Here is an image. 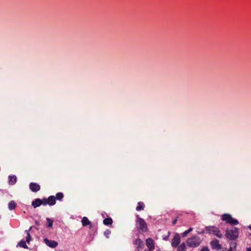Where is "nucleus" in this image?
<instances>
[{
    "instance_id": "f257e3e1",
    "label": "nucleus",
    "mask_w": 251,
    "mask_h": 251,
    "mask_svg": "<svg viewBox=\"0 0 251 251\" xmlns=\"http://www.w3.org/2000/svg\"><path fill=\"white\" fill-rule=\"evenodd\" d=\"M239 230L237 227H232L226 230V237L230 240H235L238 237Z\"/></svg>"
},
{
    "instance_id": "f03ea898",
    "label": "nucleus",
    "mask_w": 251,
    "mask_h": 251,
    "mask_svg": "<svg viewBox=\"0 0 251 251\" xmlns=\"http://www.w3.org/2000/svg\"><path fill=\"white\" fill-rule=\"evenodd\" d=\"M136 218V226L138 231L139 232H146L148 230V228L145 221L141 218L139 215H137Z\"/></svg>"
},
{
    "instance_id": "7ed1b4c3",
    "label": "nucleus",
    "mask_w": 251,
    "mask_h": 251,
    "mask_svg": "<svg viewBox=\"0 0 251 251\" xmlns=\"http://www.w3.org/2000/svg\"><path fill=\"white\" fill-rule=\"evenodd\" d=\"M221 220L231 225H237L239 224L238 221L234 219L229 214H224L221 216Z\"/></svg>"
},
{
    "instance_id": "20e7f679",
    "label": "nucleus",
    "mask_w": 251,
    "mask_h": 251,
    "mask_svg": "<svg viewBox=\"0 0 251 251\" xmlns=\"http://www.w3.org/2000/svg\"><path fill=\"white\" fill-rule=\"evenodd\" d=\"M205 230L209 233H212L219 238L223 237V234L221 233L219 229L214 226H208L205 227Z\"/></svg>"
},
{
    "instance_id": "39448f33",
    "label": "nucleus",
    "mask_w": 251,
    "mask_h": 251,
    "mask_svg": "<svg viewBox=\"0 0 251 251\" xmlns=\"http://www.w3.org/2000/svg\"><path fill=\"white\" fill-rule=\"evenodd\" d=\"M202 240L198 236H193L189 238V247L196 248L198 247L201 243Z\"/></svg>"
},
{
    "instance_id": "423d86ee",
    "label": "nucleus",
    "mask_w": 251,
    "mask_h": 251,
    "mask_svg": "<svg viewBox=\"0 0 251 251\" xmlns=\"http://www.w3.org/2000/svg\"><path fill=\"white\" fill-rule=\"evenodd\" d=\"M210 246L213 250H219L222 249V246L219 243V241L214 239L210 242Z\"/></svg>"
},
{
    "instance_id": "0eeeda50",
    "label": "nucleus",
    "mask_w": 251,
    "mask_h": 251,
    "mask_svg": "<svg viewBox=\"0 0 251 251\" xmlns=\"http://www.w3.org/2000/svg\"><path fill=\"white\" fill-rule=\"evenodd\" d=\"M180 241V236L178 233H176L172 240L171 245L173 247H176Z\"/></svg>"
},
{
    "instance_id": "6e6552de",
    "label": "nucleus",
    "mask_w": 251,
    "mask_h": 251,
    "mask_svg": "<svg viewBox=\"0 0 251 251\" xmlns=\"http://www.w3.org/2000/svg\"><path fill=\"white\" fill-rule=\"evenodd\" d=\"M29 189L32 192H36L40 190L41 187L37 183L31 182L29 184Z\"/></svg>"
},
{
    "instance_id": "1a4fd4ad",
    "label": "nucleus",
    "mask_w": 251,
    "mask_h": 251,
    "mask_svg": "<svg viewBox=\"0 0 251 251\" xmlns=\"http://www.w3.org/2000/svg\"><path fill=\"white\" fill-rule=\"evenodd\" d=\"M45 244L49 247L52 248L56 247L58 245V243L53 240H49L47 238L44 239Z\"/></svg>"
},
{
    "instance_id": "9d476101",
    "label": "nucleus",
    "mask_w": 251,
    "mask_h": 251,
    "mask_svg": "<svg viewBox=\"0 0 251 251\" xmlns=\"http://www.w3.org/2000/svg\"><path fill=\"white\" fill-rule=\"evenodd\" d=\"M146 245L150 251L154 249V241L151 238H148L146 241Z\"/></svg>"
},
{
    "instance_id": "9b49d317",
    "label": "nucleus",
    "mask_w": 251,
    "mask_h": 251,
    "mask_svg": "<svg viewBox=\"0 0 251 251\" xmlns=\"http://www.w3.org/2000/svg\"><path fill=\"white\" fill-rule=\"evenodd\" d=\"M48 204L50 206L54 205L56 203L55 198L54 196H50L47 198Z\"/></svg>"
},
{
    "instance_id": "f8f14e48",
    "label": "nucleus",
    "mask_w": 251,
    "mask_h": 251,
    "mask_svg": "<svg viewBox=\"0 0 251 251\" xmlns=\"http://www.w3.org/2000/svg\"><path fill=\"white\" fill-rule=\"evenodd\" d=\"M31 205L34 208H37L40 206L41 205V199L39 198L35 199V200L32 201Z\"/></svg>"
},
{
    "instance_id": "ddd939ff",
    "label": "nucleus",
    "mask_w": 251,
    "mask_h": 251,
    "mask_svg": "<svg viewBox=\"0 0 251 251\" xmlns=\"http://www.w3.org/2000/svg\"><path fill=\"white\" fill-rule=\"evenodd\" d=\"M17 181V177L15 176H9V185H14L16 183Z\"/></svg>"
},
{
    "instance_id": "4468645a",
    "label": "nucleus",
    "mask_w": 251,
    "mask_h": 251,
    "mask_svg": "<svg viewBox=\"0 0 251 251\" xmlns=\"http://www.w3.org/2000/svg\"><path fill=\"white\" fill-rule=\"evenodd\" d=\"M32 228V227H30L28 230H26L25 231V232L26 233V236L25 237L26 238V242L27 243H29L30 241L31 240V236L29 233V231L31 230Z\"/></svg>"
},
{
    "instance_id": "2eb2a0df",
    "label": "nucleus",
    "mask_w": 251,
    "mask_h": 251,
    "mask_svg": "<svg viewBox=\"0 0 251 251\" xmlns=\"http://www.w3.org/2000/svg\"><path fill=\"white\" fill-rule=\"evenodd\" d=\"M133 244L137 246V248H141L144 245L141 239L140 238L136 239L133 241Z\"/></svg>"
},
{
    "instance_id": "dca6fc26",
    "label": "nucleus",
    "mask_w": 251,
    "mask_h": 251,
    "mask_svg": "<svg viewBox=\"0 0 251 251\" xmlns=\"http://www.w3.org/2000/svg\"><path fill=\"white\" fill-rule=\"evenodd\" d=\"M82 225L83 226H86L90 224V222L86 217H84L81 220Z\"/></svg>"
},
{
    "instance_id": "f3484780",
    "label": "nucleus",
    "mask_w": 251,
    "mask_h": 251,
    "mask_svg": "<svg viewBox=\"0 0 251 251\" xmlns=\"http://www.w3.org/2000/svg\"><path fill=\"white\" fill-rule=\"evenodd\" d=\"M16 206L17 204L14 201H10L8 203V208L10 210L14 209Z\"/></svg>"
},
{
    "instance_id": "a211bd4d",
    "label": "nucleus",
    "mask_w": 251,
    "mask_h": 251,
    "mask_svg": "<svg viewBox=\"0 0 251 251\" xmlns=\"http://www.w3.org/2000/svg\"><path fill=\"white\" fill-rule=\"evenodd\" d=\"M112 223H113V220L110 217L106 218L104 219L103 221V224L106 226L112 225Z\"/></svg>"
},
{
    "instance_id": "6ab92c4d",
    "label": "nucleus",
    "mask_w": 251,
    "mask_h": 251,
    "mask_svg": "<svg viewBox=\"0 0 251 251\" xmlns=\"http://www.w3.org/2000/svg\"><path fill=\"white\" fill-rule=\"evenodd\" d=\"M145 207V204L143 202H139L138 203V206L136 208V210L138 211H141L144 209Z\"/></svg>"
},
{
    "instance_id": "aec40b11",
    "label": "nucleus",
    "mask_w": 251,
    "mask_h": 251,
    "mask_svg": "<svg viewBox=\"0 0 251 251\" xmlns=\"http://www.w3.org/2000/svg\"><path fill=\"white\" fill-rule=\"evenodd\" d=\"M177 251H186V246L184 243L181 244L177 248Z\"/></svg>"
},
{
    "instance_id": "412c9836",
    "label": "nucleus",
    "mask_w": 251,
    "mask_h": 251,
    "mask_svg": "<svg viewBox=\"0 0 251 251\" xmlns=\"http://www.w3.org/2000/svg\"><path fill=\"white\" fill-rule=\"evenodd\" d=\"M63 197H64L63 194L61 192H59L56 194V196L55 198V200L56 199L57 200L61 201H62Z\"/></svg>"
},
{
    "instance_id": "4be33fe9",
    "label": "nucleus",
    "mask_w": 251,
    "mask_h": 251,
    "mask_svg": "<svg viewBox=\"0 0 251 251\" xmlns=\"http://www.w3.org/2000/svg\"><path fill=\"white\" fill-rule=\"evenodd\" d=\"M20 247L23 248L24 249H27L28 247L26 244V241L24 240L21 241L18 244Z\"/></svg>"
},
{
    "instance_id": "5701e85b",
    "label": "nucleus",
    "mask_w": 251,
    "mask_h": 251,
    "mask_svg": "<svg viewBox=\"0 0 251 251\" xmlns=\"http://www.w3.org/2000/svg\"><path fill=\"white\" fill-rule=\"evenodd\" d=\"M46 220L48 222V223L47 225V227H52V224H53V221L49 218H47Z\"/></svg>"
},
{
    "instance_id": "b1692460",
    "label": "nucleus",
    "mask_w": 251,
    "mask_h": 251,
    "mask_svg": "<svg viewBox=\"0 0 251 251\" xmlns=\"http://www.w3.org/2000/svg\"><path fill=\"white\" fill-rule=\"evenodd\" d=\"M47 198H44L41 199V204L43 205H47L48 204Z\"/></svg>"
},
{
    "instance_id": "393cba45",
    "label": "nucleus",
    "mask_w": 251,
    "mask_h": 251,
    "mask_svg": "<svg viewBox=\"0 0 251 251\" xmlns=\"http://www.w3.org/2000/svg\"><path fill=\"white\" fill-rule=\"evenodd\" d=\"M111 233V231L109 229H107L104 232V235L107 238H109V235Z\"/></svg>"
},
{
    "instance_id": "a878e982",
    "label": "nucleus",
    "mask_w": 251,
    "mask_h": 251,
    "mask_svg": "<svg viewBox=\"0 0 251 251\" xmlns=\"http://www.w3.org/2000/svg\"><path fill=\"white\" fill-rule=\"evenodd\" d=\"M201 251H209V249L207 247L203 246L202 247Z\"/></svg>"
},
{
    "instance_id": "bb28decb",
    "label": "nucleus",
    "mask_w": 251,
    "mask_h": 251,
    "mask_svg": "<svg viewBox=\"0 0 251 251\" xmlns=\"http://www.w3.org/2000/svg\"><path fill=\"white\" fill-rule=\"evenodd\" d=\"M188 234V229L185 230L182 234V235L183 237L186 236Z\"/></svg>"
},
{
    "instance_id": "cd10ccee",
    "label": "nucleus",
    "mask_w": 251,
    "mask_h": 251,
    "mask_svg": "<svg viewBox=\"0 0 251 251\" xmlns=\"http://www.w3.org/2000/svg\"><path fill=\"white\" fill-rule=\"evenodd\" d=\"M177 221V218L175 219L173 222L172 224L173 225H175L176 224V222Z\"/></svg>"
},
{
    "instance_id": "c85d7f7f",
    "label": "nucleus",
    "mask_w": 251,
    "mask_h": 251,
    "mask_svg": "<svg viewBox=\"0 0 251 251\" xmlns=\"http://www.w3.org/2000/svg\"><path fill=\"white\" fill-rule=\"evenodd\" d=\"M246 251H251V247L247 248L246 249Z\"/></svg>"
},
{
    "instance_id": "c756f323",
    "label": "nucleus",
    "mask_w": 251,
    "mask_h": 251,
    "mask_svg": "<svg viewBox=\"0 0 251 251\" xmlns=\"http://www.w3.org/2000/svg\"><path fill=\"white\" fill-rule=\"evenodd\" d=\"M35 224H36V225H38V226H39V225H40V224H39V222H38V221H35Z\"/></svg>"
},
{
    "instance_id": "7c9ffc66",
    "label": "nucleus",
    "mask_w": 251,
    "mask_h": 251,
    "mask_svg": "<svg viewBox=\"0 0 251 251\" xmlns=\"http://www.w3.org/2000/svg\"><path fill=\"white\" fill-rule=\"evenodd\" d=\"M193 230L192 227H189V233Z\"/></svg>"
},
{
    "instance_id": "2f4dec72",
    "label": "nucleus",
    "mask_w": 251,
    "mask_h": 251,
    "mask_svg": "<svg viewBox=\"0 0 251 251\" xmlns=\"http://www.w3.org/2000/svg\"><path fill=\"white\" fill-rule=\"evenodd\" d=\"M168 236H167V237H165V238H163V239H164V240H167V239H168Z\"/></svg>"
},
{
    "instance_id": "473e14b6",
    "label": "nucleus",
    "mask_w": 251,
    "mask_h": 251,
    "mask_svg": "<svg viewBox=\"0 0 251 251\" xmlns=\"http://www.w3.org/2000/svg\"><path fill=\"white\" fill-rule=\"evenodd\" d=\"M249 228L251 229V225L249 226Z\"/></svg>"
},
{
    "instance_id": "72a5a7b5",
    "label": "nucleus",
    "mask_w": 251,
    "mask_h": 251,
    "mask_svg": "<svg viewBox=\"0 0 251 251\" xmlns=\"http://www.w3.org/2000/svg\"><path fill=\"white\" fill-rule=\"evenodd\" d=\"M189 215H190V214H191V215H193V214H192L191 212H189Z\"/></svg>"
},
{
    "instance_id": "f704fd0d",
    "label": "nucleus",
    "mask_w": 251,
    "mask_h": 251,
    "mask_svg": "<svg viewBox=\"0 0 251 251\" xmlns=\"http://www.w3.org/2000/svg\"><path fill=\"white\" fill-rule=\"evenodd\" d=\"M228 251H232V250H231V248H230V249L228 250Z\"/></svg>"
},
{
    "instance_id": "c9c22d12",
    "label": "nucleus",
    "mask_w": 251,
    "mask_h": 251,
    "mask_svg": "<svg viewBox=\"0 0 251 251\" xmlns=\"http://www.w3.org/2000/svg\"><path fill=\"white\" fill-rule=\"evenodd\" d=\"M144 251H151L149 250H145Z\"/></svg>"
}]
</instances>
